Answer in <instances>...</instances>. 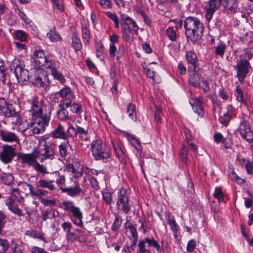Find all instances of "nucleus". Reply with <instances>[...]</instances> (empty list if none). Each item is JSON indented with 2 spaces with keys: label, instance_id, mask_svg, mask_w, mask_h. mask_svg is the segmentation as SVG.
I'll use <instances>...</instances> for the list:
<instances>
[{
  "label": "nucleus",
  "instance_id": "obj_1",
  "mask_svg": "<svg viewBox=\"0 0 253 253\" xmlns=\"http://www.w3.org/2000/svg\"><path fill=\"white\" fill-rule=\"evenodd\" d=\"M239 0H209L205 6V17L208 22L211 19L214 13L221 6L224 8L228 14H234L237 12Z\"/></svg>",
  "mask_w": 253,
  "mask_h": 253
},
{
  "label": "nucleus",
  "instance_id": "obj_2",
  "mask_svg": "<svg viewBox=\"0 0 253 253\" xmlns=\"http://www.w3.org/2000/svg\"><path fill=\"white\" fill-rule=\"evenodd\" d=\"M185 34L188 40L196 41L203 36L204 26L199 19L194 17L186 18L184 23Z\"/></svg>",
  "mask_w": 253,
  "mask_h": 253
},
{
  "label": "nucleus",
  "instance_id": "obj_3",
  "mask_svg": "<svg viewBox=\"0 0 253 253\" xmlns=\"http://www.w3.org/2000/svg\"><path fill=\"white\" fill-rule=\"evenodd\" d=\"M39 149L36 152L41 163L46 160L55 159L56 145L49 141L47 138L42 137L39 140Z\"/></svg>",
  "mask_w": 253,
  "mask_h": 253
},
{
  "label": "nucleus",
  "instance_id": "obj_4",
  "mask_svg": "<svg viewBox=\"0 0 253 253\" xmlns=\"http://www.w3.org/2000/svg\"><path fill=\"white\" fill-rule=\"evenodd\" d=\"M18 159L21 161L20 163L26 165L28 167H32L37 172H40L43 174L48 173L46 168L43 165H41L38 162V155L36 153H19L17 154Z\"/></svg>",
  "mask_w": 253,
  "mask_h": 253
},
{
  "label": "nucleus",
  "instance_id": "obj_5",
  "mask_svg": "<svg viewBox=\"0 0 253 253\" xmlns=\"http://www.w3.org/2000/svg\"><path fill=\"white\" fill-rule=\"evenodd\" d=\"M62 205L63 210L71 213V220L77 226L82 227L83 214L80 209L76 207L72 201H64Z\"/></svg>",
  "mask_w": 253,
  "mask_h": 253
},
{
  "label": "nucleus",
  "instance_id": "obj_6",
  "mask_svg": "<svg viewBox=\"0 0 253 253\" xmlns=\"http://www.w3.org/2000/svg\"><path fill=\"white\" fill-rule=\"evenodd\" d=\"M32 119L34 122L31 123L30 131L29 132L28 135H31L32 133H42L44 131L45 127L49 124L50 119V110H48L44 113V115L42 117Z\"/></svg>",
  "mask_w": 253,
  "mask_h": 253
},
{
  "label": "nucleus",
  "instance_id": "obj_7",
  "mask_svg": "<svg viewBox=\"0 0 253 253\" xmlns=\"http://www.w3.org/2000/svg\"><path fill=\"white\" fill-rule=\"evenodd\" d=\"M10 69L11 71L13 70L18 82H24L29 79V72L25 69V65L22 60L15 59L12 61Z\"/></svg>",
  "mask_w": 253,
  "mask_h": 253
},
{
  "label": "nucleus",
  "instance_id": "obj_8",
  "mask_svg": "<svg viewBox=\"0 0 253 253\" xmlns=\"http://www.w3.org/2000/svg\"><path fill=\"white\" fill-rule=\"evenodd\" d=\"M50 110V116H51V108L50 107H46L44 104V101L38 97H35L33 98L31 102V109L30 112L32 114V118H39L42 117L47 110Z\"/></svg>",
  "mask_w": 253,
  "mask_h": 253
},
{
  "label": "nucleus",
  "instance_id": "obj_9",
  "mask_svg": "<svg viewBox=\"0 0 253 253\" xmlns=\"http://www.w3.org/2000/svg\"><path fill=\"white\" fill-rule=\"evenodd\" d=\"M138 253H150L152 249H155L158 253L161 251L159 243L153 237H146L139 241Z\"/></svg>",
  "mask_w": 253,
  "mask_h": 253
},
{
  "label": "nucleus",
  "instance_id": "obj_10",
  "mask_svg": "<svg viewBox=\"0 0 253 253\" xmlns=\"http://www.w3.org/2000/svg\"><path fill=\"white\" fill-rule=\"evenodd\" d=\"M92 155L96 160H100L109 158L110 153L106 149L105 145L100 141H93L91 145Z\"/></svg>",
  "mask_w": 253,
  "mask_h": 253
},
{
  "label": "nucleus",
  "instance_id": "obj_11",
  "mask_svg": "<svg viewBox=\"0 0 253 253\" xmlns=\"http://www.w3.org/2000/svg\"><path fill=\"white\" fill-rule=\"evenodd\" d=\"M117 205L118 209L127 214L131 209V206L129 203V197L127 195V191L125 188H121L118 192Z\"/></svg>",
  "mask_w": 253,
  "mask_h": 253
},
{
  "label": "nucleus",
  "instance_id": "obj_12",
  "mask_svg": "<svg viewBox=\"0 0 253 253\" xmlns=\"http://www.w3.org/2000/svg\"><path fill=\"white\" fill-rule=\"evenodd\" d=\"M251 68L250 63L247 60L242 59V56H240V59L237 61L234 69L237 72L236 77L240 83H243Z\"/></svg>",
  "mask_w": 253,
  "mask_h": 253
},
{
  "label": "nucleus",
  "instance_id": "obj_13",
  "mask_svg": "<svg viewBox=\"0 0 253 253\" xmlns=\"http://www.w3.org/2000/svg\"><path fill=\"white\" fill-rule=\"evenodd\" d=\"M242 138L249 143L253 141V131L251 130V125L247 120H243L241 122L237 130Z\"/></svg>",
  "mask_w": 253,
  "mask_h": 253
},
{
  "label": "nucleus",
  "instance_id": "obj_14",
  "mask_svg": "<svg viewBox=\"0 0 253 253\" xmlns=\"http://www.w3.org/2000/svg\"><path fill=\"white\" fill-rule=\"evenodd\" d=\"M123 39L126 42H131L133 40L134 35L138 34L139 27L136 23L134 24H127V26L123 27L121 26Z\"/></svg>",
  "mask_w": 253,
  "mask_h": 253
},
{
  "label": "nucleus",
  "instance_id": "obj_15",
  "mask_svg": "<svg viewBox=\"0 0 253 253\" xmlns=\"http://www.w3.org/2000/svg\"><path fill=\"white\" fill-rule=\"evenodd\" d=\"M71 124L68 123V127L66 131L64 127L60 124H58L56 128L52 131V136L54 138L67 140L69 137H72Z\"/></svg>",
  "mask_w": 253,
  "mask_h": 253
},
{
  "label": "nucleus",
  "instance_id": "obj_16",
  "mask_svg": "<svg viewBox=\"0 0 253 253\" xmlns=\"http://www.w3.org/2000/svg\"><path fill=\"white\" fill-rule=\"evenodd\" d=\"M57 94L62 98L59 102L60 103H66L70 105L75 98L73 91L68 86H65L61 89Z\"/></svg>",
  "mask_w": 253,
  "mask_h": 253
},
{
  "label": "nucleus",
  "instance_id": "obj_17",
  "mask_svg": "<svg viewBox=\"0 0 253 253\" xmlns=\"http://www.w3.org/2000/svg\"><path fill=\"white\" fill-rule=\"evenodd\" d=\"M15 156L14 148L8 145L3 146L2 151L0 155V158L2 162L5 164L11 162Z\"/></svg>",
  "mask_w": 253,
  "mask_h": 253
},
{
  "label": "nucleus",
  "instance_id": "obj_18",
  "mask_svg": "<svg viewBox=\"0 0 253 253\" xmlns=\"http://www.w3.org/2000/svg\"><path fill=\"white\" fill-rule=\"evenodd\" d=\"M33 84L38 87H41L46 89L49 86L48 77L43 71H41L35 76Z\"/></svg>",
  "mask_w": 253,
  "mask_h": 253
},
{
  "label": "nucleus",
  "instance_id": "obj_19",
  "mask_svg": "<svg viewBox=\"0 0 253 253\" xmlns=\"http://www.w3.org/2000/svg\"><path fill=\"white\" fill-rule=\"evenodd\" d=\"M15 110L12 104L8 103L4 99L0 100V114L6 117L15 115Z\"/></svg>",
  "mask_w": 253,
  "mask_h": 253
},
{
  "label": "nucleus",
  "instance_id": "obj_20",
  "mask_svg": "<svg viewBox=\"0 0 253 253\" xmlns=\"http://www.w3.org/2000/svg\"><path fill=\"white\" fill-rule=\"evenodd\" d=\"M17 196L14 194H12L8 197L5 201V205L8 207V209L13 213L18 216H23L22 211L18 208L17 205L15 200Z\"/></svg>",
  "mask_w": 253,
  "mask_h": 253
},
{
  "label": "nucleus",
  "instance_id": "obj_21",
  "mask_svg": "<svg viewBox=\"0 0 253 253\" xmlns=\"http://www.w3.org/2000/svg\"><path fill=\"white\" fill-rule=\"evenodd\" d=\"M0 137L4 142L12 143H18L20 141L19 137L13 132L0 130Z\"/></svg>",
  "mask_w": 253,
  "mask_h": 253
},
{
  "label": "nucleus",
  "instance_id": "obj_22",
  "mask_svg": "<svg viewBox=\"0 0 253 253\" xmlns=\"http://www.w3.org/2000/svg\"><path fill=\"white\" fill-rule=\"evenodd\" d=\"M46 58L44 51L42 49L35 50L32 57L34 62L39 67H42L43 64L46 61Z\"/></svg>",
  "mask_w": 253,
  "mask_h": 253
},
{
  "label": "nucleus",
  "instance_id": "obj_23",
  "mask_svg": "<svg viewBox=\"0 0 253 253\" xmlns=\"http://www.w3.org/2000/svg\"><path fill=\"white\" fill-rule=\"evenodd\" d=\"M188 71L189 73V84L193 86H198L200 84V82L203 78L202 77L201 73L199 71H197L196 69Z\"/></svg>",
  "mask_w": 253,
  "mask_h": 253
},
{
  "label": "nucleus",
  "instance_id": "obj_24",
  "mask_svg": "<svg viewBox=\"0 0 253 253\" xmlns=\"http://www.w3.org/2000/svg\"><path fill=\"white\" fill-rule=\"evenodd\" d=\"M185 58L188 65V70L196 69L198 66V59L196 53L189 51L186 53Z\"/></svg>",
  "mask_w": 253,
  "mask_h": 253
},
{
  "label": "nucleus",
  "instance_id": "obj_25",
  "mask_svg": "<svg viewBox=\"0 0 253 253\" xmlns=\"http://www.w3.org/2000/svg\"><path fill=\"white\" fill-rule=\"evenodd\" d=\"M59 109L57 112V118L61 121L69 120L70 117L69 116V112L67 108L69 107V104L66 103L59 104Z\"/></svg>",
  "mask_w": 253,
  "mask_h": 253
},
{
  "label": "nucleus",
  "instance_id": "obj_26",
  "mask_svg": "<svg viewBox=\"0 0 253 253\" xmlns=\"http://www.w3.org/2000/svg\"><path fill=\"white\" fill-rule=\"evenodd\" d=\"M60 189L63 193H66L72 197L78 196L83 192L82 188L80 187L78 184H76L75 186L61 188Z\"/></svg>",
  "mask_w": 253,
  "mask_h": 253
},
{
  "label": "nucleus",
  "instance_id": "obj_27",
  "mask_svg": "<svg viewBox=\"0 0 253 253\" xmlns=\"http://www.w3.org/2000/svg\"><path fill=\"white\" fill-rule=\"evenodd\" d=\"M71 129L72 132H73V134H72V137L78 135L79 138L82 140L86 141L88 140V134L87 130H86L80 126H78L77 128H75L72 124Z\"/></svg>",
  "mask_w": 253,
  "mask_h": 253
},
{
  "label": "nucleus",
  "instance_id": "obj_28",
  "mask_svg": "<svg viewBox=\"0 0 253 253\" xmlns=\"http://www.w3.org/2000/svg\"><path fill=\"white\" fill-rule=\"evenodd\" d=\"M82 37L84 44H88L91 38V35L89 24L87 22L82 23Z\"/></svg>",
  "mask_w": 253,
  "mask_h": 253
},
{
  "label": "nucleus",
  "instance_id": "obj_29",
  "mask_svg": "<svg viewBox=\"0 0 253 253\" xmlns=\"http://www.w3.org/2000/svg\"><path fill=\"white\" fill-rule=\"evenodd\" d=\"M27 186L29 188L30 194L38 198L42 196H46L48 193L46 190L35 188L31 184L27 183Z\"/></svg>",
  "mask_w": 253,
  "mask_h": 253
},
{
  "label": "nucleus",
  "instance_id": "obj_30",
  "mask_svg": "<svg viewBox=\"0 0 253 253\" xmlns=\"http://www.w3.org/2000/svg\"><path fill=\"white\" fill-rule=\"evenodd\" d=\"M71 46L76 52L80 51L82 48L83 44L77 32L73 34Z\"/></svg>",
  "mask_w": 253,
  "mask_h": 253
},
{
  "label": "nucleus",
  "instance_id": "obj_31",
  "mask_svg": "<svg viewBox=\"0 0 253 253\" xmlns=\"http://www.w3.org/2000/svg\"><path fill=\"white\" fill-rule=\"evenodd\" d=\"M112 145L114 151L116 153L117 157L121 162H123L126 159V155L125 154L124 152L117 142L113 141Z\"/></svg>",
  "mask_w": 253,
  "mask_h": 253
},
{
  "label": "nucleus",
  "instance_id": "obj_32",
  "mask_svg": "<svg viewBox=\"0 0 253 253\" xmlns=\"http://www.w3.org/2000/svg\"><path fill=\"white\" fill-rule=\"evenodd\" d=\"M37 187L42 188H48L50 190H54L55 189V185L52 184V181H47L44 179H40L37 182Z\"/></svg>",
  "mask_w": 253,
  "mask_h": 253
},
{
  "label": "nucleus",
  "instance_id": "obj_33",
  "mask_svg": "<svg viewBox=\"0 0 253 253\" xmlns=\"http://www.w3.org/2000/svg\"><path fill=\"white\" fill-rule=\"evenodd\" d=\"M25 234L26 236L33 238L39 239L42 241L46 242L45 238L42 232L38 231L35 230H30L26 231Z\"/></svg>",
  "mask_w": 253,
  "mask_h": 253
},
{
  "label": "nucleus",
  "instance_id": "obj_34",
  "mask_svg": "<svg viewBox=\"0 0 253 253\" xmlns=\"http://www.w3.org/2000/svg\"><path fill=\"white\" fill-rule=\"evenodd\" d=\"M214 53L216 56L223 57L226 49V45L225 43L220 42L214 47Z\"/></svg>",
  "mask_w": 253,
  "mask_h": 253
},
{
  "label": "nucleus",
  "instance_id": "obj_35",
  "mask_svg": "<svg viewBox=\"0 0 253 253\" xmlns=\"http://www.w3.org/2000/svg\"><path fill=\"white\" fill-rule=\"evenodd\" d=\"M126 112L130 119L132 121H136V112L135 111V105L132 103H129L127 106Z\"/></svg>",
  "mask_w": 253,
  "mask_h": 253
},
{
  "label": "nucleus",
  "instance_id": "obj_36",
  "mask_svg": "<svg viewBox=\"0 0 253 253\" xmlns=\"http://www.w3.org/2000/svg\"><path fill=\"white\" fill-rule=\"evenodd\" d=\"M235 96H236V99L241 102L242 104L246 105V101L244 98V95L242 89L240 87L239 85L236 86L234 93Z\"/></svg>",
  "mask_w": 253,
  "mask_h": 253
},
{
  "label": "nucleus",
  "instance_id": "obj_37",
  "mask_svg": "<svg viewBox=\"0 0 253 253\" xmlns=\"http://www.w3.org/2000/svg\"><path fill=\"white\" fill-rule=\"evenodd\" d=\"M69 143L68 142H64L62 143L58 146L59 151L60 155L62 157L64 158L68 155V147Z\"/></svg>",
  "mask_w": 253,
  "mask_h": 253
},
{
  "label": "nucleus",
  "instance_id": "obj_38",
  "mask_svg": "<svg viewBox=\"0 0 253 253\" xmlns=\"http://www.w3.org/2000/svg\"><path fill=\"white\" fill-rule=\"evenodd\" d=\"M112 194L113 193L107 188L102 192L103 200L108 205H110L112 202Z\"/></svg>",
  "mask_w": 253,
  "mask_h": 253
},
{
  "label": "nucleus",
  "instance_id": "obj_39",
  "mask_svg": "<svg viewBox=\"0 0 253 253\" xmlns=\"http://www.w3.org/2000/svg\"><path fill=\"white\" fill-rule=\"evenodd\" d=\"M51 75L53 76V78L55 80L58 81L61 84H64L66 83V80L62 74L56 69H52L51 71Z\"/></svg>",
  "mask_w": 253,
  "mask_h": 253
},
{
  "label": "nucleus",
  "instance_id": "obj_40",
  "mask_svg": "<svg viewBox=\"0 0 253 253\" xmlns=\"http://www.w3.org/2000/svg\"><path fill=\"white\" fill-rule=\"evenodd\" d=\"M0 179L6 185L11 184L14 180V177L10 173H3L0 176Z\"/></svg>",
  "mask_w": 253,
  "mask_h": 253
},
{
  "label": "nucleus",
  "instance_id": "obj_41",
  "mask_svg": "<svg viewBox=\"0 0 253 253\" xmlns=\"http://www.w3.org/2000/svg\"><path fill=\"white\" fill-rule=\"evenodd\" d=\"M96 56L98 58L102 57L104 52V47L101 42L98 41L95 44Z\"/></svg>",
  "mask_w": 253,
  "mask_h": 253
},
{
  "label": "nucleus",
  "instance_id": "obj_42",
  "mask_svg": "<svg viewBox=\"0 0 253 253\" xmlns=\"http://www.w3.org/2000/svg\"><path fill=\"white\" fill-rule=\"evenodd\" d=\"M47 37L49 39L51 42H54L61 40V37L58 34V32L54 30H51L47 34Z\"/></svg>",
  "mask_w": 253,
  "mask_h": 253
},
{
  "label": "nucleus",
  "instance_id": "obj_43",
  "mask_svg": "<svg viewBox=\"0 0 253 253\" xmlns=\"http://www.w3.org/2000/svg\"><path fill=\"white\" fill-rule=\"evenodd\" d=\"M135 21L131 17L127 15H122L121 18V26H125L126 27L127 26V24H134Z\"/></svg>",
  "mask_w": 253,
  "mask_h": 253
},
{
  "label": "nucleus",
  "instance_id": "obj_44",
  "mask_svg": "<svg viewBox=\"0 0 253 253\" xmlns=\"http://www.w3.org/2000/svg\"><path fill=\"white\" fill-rule=\"evenodd\" d=\"M233 115L225 113L223 114V116L219 118V121L221 124L226 126L228 125Z\"/></svg>",
  "mask_w": 253,
  "mask_h": 253
},
{
  "label": "nucleus",
  "instance_id": "obj_45",
  "mask_svg": "<svg viewBox=\"0 0 253 253\" xmlns=\"http://www.w3.org/2000/svg\"><path fill=\"white\" fill-rule=\"evenodd\" d=\"M106 14L107 17H108L114 22L115 27L116 28H118L119 27L120 25L119 20L116 14L115 13H112L110 11H107L106 12Z\"/></svg>",
  "mask_w": 253,
  "mask_h": 253
},
{
  "label": "nucleus",
  "instance_id": "obj_46",
  "mask_svg": "<svg viewBox=\"0 0 253 253\" xmlns=\"http://www.w3.org/2000/svg\"><path fill=\"white\" fill-rule=\"evenodd\" d=\"M20 124V125L17 126L19 130L23 132H27L28 134L29 131H30V126L29 123L26 120H23Z\"/></svg>",
  "mask_w": 253,
  "mask_h": 253
},
{
  "label": "nucleus",
  "instance_id": "obj_47",
  "mask_svg": "<svg viewBox=\"0 0 253 253\" xmlns=\"http://www.w3.org/2000/svg\"><path fill=\"white\" fill-rule=\"evenodd\" d=\"M122 222V219L119 216H116L111 229L113 231H116L120 228Z\"/></svg>",
  "mask_w": 253,
  "mask_h": 253
},
{
  "label": "nucleus",
  "instance_id": "obj_48",
  "mask_svg": "<svg viewBox=\"0 0 253 253\" xmlns=\"http://www.w3.org/2000/svg\"><path fill=\"white\" fill-rule=\"evenodd\" d=\"M166 34L169 37V39L171 41H175L177 35L175 31L174 30L173 28L169 27L166 30Z\"/></svg>",
  "mask_w": 253,
  "mask_h": 253
},
{
  "label": "nucleus",
  "instance_id": "obj_49",
  "mask_svg": "<svg viewBox=\"0 0 253 253\" xmlns=\"http://www.w3.org/2000/svg\"><path fill=\"white\" fill-rule=\"evenodd\" d=\"M69 107L70 108V111L73 113L78 114L80 112V111L82 109V106L81 104L71 102L69 105Z\"/></svg>",
  "mask_w": 253,
  "mask_h": 253
},
{
  "label": "nucleus",
  "instance_id": "obj_50",
  "mask_svg": "<svg viewBox=\"0 0 253 253\" xmlns=\"http://www.w3.org/2000/svg\"><path fill=\"white\" fill-rule=\"evenodd\" d=\"M213 196L215 198L218 199L219 202L222 201L224 198L223 193L221 189L219 187H216L213 193Z\"/></svg>",
  "mask_w": 253,
  "mask_h": 253
},
{
  "label": "nucleus",
  "instance_id": "obj_51",
  "mask_svg": "<svg viewBox=\"0 0 253 253\" xmlns=\"http://www.w3.org/2000/svg\"><path fill=\"white\" fill-rule=\"evenodd\" d=\"M9 247V244L7 240L0 239V253H5Z\"/></svg>",
  "mask_w": 253,
  "mask_h": 253
},
{
  "label": "nucleus",
  "instance_id": "obj_52",
  "mask_svg": "<svg viewBox=\"0 0 253 253\" xmlns=\"http://www.w3.org/2000/svg\"><path fill=\"white\" fill-rule=\"evenodd\" d=\"M197 87L202 88L205 93H207L210 89L209 84L204 78L200 82V84Z\"/></svg>",
  "mask_w": 253,
  "mask_h": 253
},
{
  "label": "nucleus",
  "instance_id": "obj_53",
  "mask_svg": "<svg viewBox=\"0 0 253 253\" xmlns=\"http://www.w3.org/2000/svg\"><path fill=\"white\" fill-rule=\"evenodd\" d=\"M5 69L4 62L0 60V81L3 83L5 82Z\"/></svg>",
  "mask_w": 253,
  "mask_h": 253
},
{
  "label": "nucleus",
  "instance_id": "obj_54",
  "mask_svg": "<svg viewBox=\"0 0 253 253\" xmlns=\"http://www.w3.org/2000/svg\"><path fill=\"white\" fill-rule=\"evenodd\" d=\"M13 44L15 45L17 50L21 51L22 53H25L26 52L27 48L25 44L18 41H15Z\"/></svg>",
  "mask_w": 253,
  "mask_h": 253
},
{
  "label": "nucleus",
  "instance_id": "obj_55",
  "mask_svg": "<svg viewBox=\"0 0 253 253\" xmlns=\"http://www.w3.org/2000/svg\"><path fill=\"white\" fill-rule=\"evenodd\" d=\"M6 215L2 211H0V235L2 232L3 228L6 222Z\"/></svg>",
  "mask_w": 253,
  "mask_h": 253
},
{
  "label": "nucleus",
  "instance_id": "obj_56",
  "mask_svg": "<svg viewBox=\"0 0 253 253\" xmlns=\"http://www.w3.org/2000/svg\"><path fill=\"white\" fill-rule=\"evenodd\" d=\"M188 151V148L182 146L180 152V156L182 162L185 163L186 162Z\"/></svg>",
  "mask_w": 253,
  "mask_h": 253
},
{
  "label": "nucleus",
  "instance_id": "obj_57",
  "mask_svg": "<svg viewBox=\"0 0 253 253\" xmlns=\"http://www.w3.org/2000/svg\"><path fill=\"white\" fill-rule=\"evenodd\" d=\"M189 103L191 105H203L204 100L202 97H194L190 100Z\"/></svg>",
  "mask_w": 253,
  "mask_h": 253
},
{
  "label": "nucleus",
  "instance_id": "obj_58",
  "mask_svg": "<svg viewBox=\"0 0 253 253\" xmlns=\"http://www.w3.org/2000/svg\"><path fill=\"white\" fill-rule=\"evenodd\" d=\"M67 169L69 172H71L73 173H74L75 174H77L76 176L77 177L78 176H81L83 174L82 172H79L77 171L76 169H75V167L74 166L73 164H69L66 167Z\"/></svg>",
  "mask_w": 253,
  "mask_h": 253
},
{
  "label": "nucleus",
  "instance_id": "obj_59",
  "mask_svg": "<svg viewBox=\"0 0 253 253\" xmlns=\"http://www.w3.org/2000/svg\"><path fill=\"white\" fill-rule=\"evenodd\" d=\"M11 117L12 118V123L16 126L20 125V123L23 121L18 113L16 112H15V115Z\"/></svg>",
  "mask_w": 253,
  "mask_h": 253
},
{
  "label": "nucleus",
  "instance_id": "obj_60",
  "mask_svg": "<svg viewBox=\"0 0 253 253\" xmlns=\"http://www.w3.org/2000/svg\"><path fill=\"white\" fill-rule=\"evenodd\" d=\"M219 96L224 100L226 101L229 99V96L227 91L225 90L224 88H221L218 91Z\"/></svg>",
  "mask_w": 253,
  "mask_h": 253
},
{
  "label": "nucleus",
  "instance_id": "obj_61",
  "mask_svg": "<svg viewBox=\"0 0 253 253\" xmlns=\"http://www.w3.org/2000/svg\"><path fill=\"white\" fill-rule=\"evenodd\" d=\"M42 67H44L45 68L49 69L51 70V71L52 69H55V63L51 60H49L48 58H46V61H45V63L43 64Z\"/></svg>",
  "mask_w": 253,
  "mask_h": 253
},
{
  "label": "nucleus",
  "instance_id": "obj_62",
  "mask_svg": "<svg viewBox=\"0 0 253 253\" xmlns=\"http://www.w3.org/2000/svg\"><path fill=\"white\" fill-rule=\"evenodd\" d=\"M41 203L45 206L51 207L56 205V202L54 200H49L47 199L42 198L41 200Z\"/></svg>",
  "mask_w": 253,
  "mask_h": 253
},
{
  "label": "nucleus",
  "instance_id": "obj_63",
  "mask_svg": "<svg viewBox=\"0 0 253 253\" xmlns=\"http://www.w3.org/2000/svg\"><path fill=\"white\" fill-rule=\"evenodd\" d=\"M245 168L248 174H253V161L248 160L245 165Z\"/></svg>",
  "mask_w": 253,
  "mask_h": 253
},
{
  "label": "nucleus",
  "instance_id": "obj_64",
  "mask_svg": "<svg viewBox=\"0 0 253 253\" xmlns=\"http://www.w3.org/2000/svg\"><path fill=\"white\" fill-rule=\"evenodd\" d=\"M99 3L101 6L105 9L112 7V2L110 0H100Z\"/></svg>",
  "mask_w": 253,
  "mask_h": 253
}]
</instances>
